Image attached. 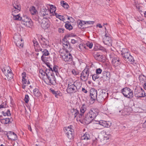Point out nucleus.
I'll return each mask as SVG.
<instances>
[{
	"label": "nucleus",
	"mask_w": 146,
	"mask_h": 146,
	"mask_svg": "<svg viewBox=\"0 0 146 146\" xmlns=\"http://www.w3.org/2000/svg\"><path fill=\"white\" fill-rule=\"evenodd\" d=\"M99 111L98 109H93L86 115L84 119V123L86 124L90 123L98 115Z\"/></svg>",
	"instance_id": "f257e3e1"
},
{
	"label": "nucleus",
	"mask_w": 146,
	"mask_h": 146,
	"mask_svg": "<svg viewBox=\"0 0 146 146\" xmlns=\"http://www.w3.org/2000/svg\"><path fill=\"white\" fill-rule=\"evenodd\" d=\"M13 8L12 9V14L13 16V19L15 20H22V17H20L19 14L16 15L15 13L19 12L20 10L21 7L19 3L17 1L13 2Z\"/></svg>",
	"instance_id": "f03ea898"
},
{
	"label": "nucleus",
	"mask_w": 146,
	"mask_h": 146,
	"mask_svg": "<svg viewBox=\"0 0 146 146\" xmlns=\"http://www.w3.org/2000/svg\"><path fill=\"white\" fill-rule=\"evenodd\" d=\"M46 76L44 80L54 85L56 83V79L54 74L52 73V71L50 72L48 70L46 72Z\"/></svg>",
	"instance_id": "7ed1b4c3"
},
{
	"label": "nucleus",
	"mask_w": 146,
	"mask_h": 146,
	"mask_svg": "<svg viewBox=\"0 0 146 146\" xmlns=\"http://www.w3.org/2000/svg\"><path fill=\"white\" fill-rule=\"evenodd\" d=\"M121 92L124 96L127 98L131 99L133 97V93L129 88L125 87L121 90Z\"/></svg>",
	"instance_id": "20e7f679"
},
{
	"label": "nucleus",
	"mask_w": 146,
	"mask_h": 146,
	"mask_svg": "<svg viewBox=\"0 0 146 146\" xmlns=\"http://www.w3.org/2000/svg\"><path fill=\"white\" fill-rule=\"evenodd\" d=\"M72 126L70 125L68 127H65L64 128V131L67 137L69 139L73 138L74 130L72 128Z\"/></svg>",
	"instance_id": "39448f33"
},
{
	"label": "nucleus",
	"mask_w": 146,
	"mask_h": 146,
	"mask_svg": "<svg viewBox=\"0 0 146 146\" xmlns=\"http://www.w3.org/2000/svg\"><path fill=\"white\" fill-rule=\"evenodd\" d=\"M36 51L39 52L40 51L43 53V55L41 57V60L44 62L46 61L45 57L44 56H47L49 54L48 51L46 49L42 48L40 47L36 48Z\"/></svg>",
	"instance_id": "423d86ee"
},
{
	"label": "nucleus",
	"mask_w": 146,
	"mask_h": 146,
	"mask_svg": "<svg viewBox=\"0 0 146 146\" xmlns=\"http://www.w3.org/2000/svg\"><path fill=\"white\" fill-rule=\"evenodd\" d=\"M50 10H49L48 8L47 7H43L41 9L40 14L41 16H44L46 17H49V16H50Z\"/></svg>",
	"instance_id": "0eeeda50"
},
{
	"label": "nucleus",
	"mask_w": 146,
	"mask_h": 146,
	"mask_svg": "<svg viewBox=\"0 0 146 146\" xmlns=\"http://www.w3.org/2000/svg\"><path fill=\"white\" fill-rule=\"evenodd\" d=\"M108 93L104 90H100L98 97L97 101H102L104 100L107 96Z\"/></svg>",
	"instance_id": "6e6552de"
},
{
	"label": "nucleus",
	"mask_w": 146,
	"mask_h": 146,
	"mask_svg": "<svg viewBox=\"0 0 146 146\" xmlns=\"http://www.w3.org/2000/svg\"><path fill=\"white\" fill-rule=\"evenodd\" d=\"M134 94L135 96L137 98L143 97L146 96L145 92L141 88H135L134 91Z\"/></svg>",
	"instance_id": "1a4fd4ad"
},
{
	"label": "nucleus",
	"mask_w": 146,
	"mask_h": 146,
	"mask_svg": "<svg viewBox=\"0 0 146 146\" xmlns=\"http://www.w3.org/2000/svg\"><path fill=\"white\" fill-rule=\"evenodd\" d=\"M103 42L104 44L108 46H111L112 43L111 38L109 34L106 33L103 38Z\"/></svg>",
	"instance_id": "9d476101"
},
{
	"label": "nucleus",
	"mask_w": 146,
	"mask_h": 146,
	"mask_svg": "<svg viewBox=\"0 0 146 146\" xmlns=\"http://www.w3.org/2000/svg\"><path fill=\"white\" fill-rule=\"evenodd\" d=\"M89 74V70L87 69H84L81 74V79L84 81H86L88 79Z\"/></svg>",
	"instance_id": "9b49d317"
},
{
	"label": "nucleus",
	"mask_w": 146,
	"mask_h": 146,
	"mask_svg": "<svg viewBox=\"0 0 146 146\" xmlns=\"http://www.w3.org/2000/svg\"><path fill=\"white\" fill-rule=\"evenodd\" d=\"M77 90L76 87L74 84L69 83L68 86L66 89L68 93H73L76 92Z\"/></svg>",
	"instance_id": "f8f14e48"
},
{
	"label": "nucleus",
	"mask_w": 146,
	"mask_h": 146,
	"mask_svg": "<svg viewBox=\"0 0 146 146\" xmlns=\"http://www.w3.org/2000/svg\"><path fill=\"white\" fill-rule=\"evenodd\" d=\"M74 111L75 113L74 115V118L78 115V116L77 117V119L82 123H85L83 114L81 113V114H79V111L76 110H74Z\"/></svg>",
	"instance_id": "ddd939ff"
},
{
	"label": "nucleus",
	"mask_w": 146,
	"mask_h": 146,
	"mask_svg": "<svg viewBox=\"0 0 146 146\" xmlns=\"http://www.w3.org/2000/svg\"><path fill=\"white\" fill-rule=\"evenodd\" d=\"M50 22L46 18H44L41 21V26L44 29H47L50 26Z\"/></svg>",
	"instance_id": "4468645a"
},
{
	"label": "nucleus",
	"mask_w": 146,
	"mask_h": 146,
	"mask_svg": "<svg viewBox=\"0 0 146 146\" xmlns=\"http://www.w3.org/2000/svg\"><path fill=\"white\" fill-rule=\"evenodd\" d=\"M93 55L94 58L97 60L99 61L104 62V57L101 53L95 51L93 53Z\"/></svg>",
	"instance_id": "2eb2a0df"
},
{
	"label": "nucleus",
	"mask_w": 146,
	"mask_h": 146,
	"mask_svg": "<svg viewBox=\"0 0 146 146\" xmlns=\"http://www.w3.org/2000/svg\"><path fill=\"white\" fill-rule=\"evenodd\" d=\"M70 35H66L65 36L64 38L63 39L62 45L64 48L68 50L69 48H70L69 45V43L68 41L67 40L69 39L68 38Z\"/></svg>",
	"instance_id": "dca6fc26"
},
{
	"label": "nucleus",
	"mask_w": 146,
	"mask_h": 146,
	"mask_svg": "<svg viewBox=\"0 0 146 146\" xmlns=\"http://www.w3.org/2000/svg\"><path fill=\"white\" fill-rule=\"evenodd\" d=\"M90 93L91 100L92 101H95L96 100H97V90L94 89H92L90 90Z\"/></svg>",
	"instance_id": "f3484780"
},
{
	"label": "nucleus",
	"mask_w": 146,
	"mask_h": 146,
	"mask_svg": "<svg viewBox=\"0 0 146 146\" xmlns=\"http://www.w3.org/2000/svg\"><path fill=\"white\" fill-rule=\"evenodd\" d=\"M39 41L42 47L43 48H46L49 45L48 41L44 38L41 37L39 39Z\"/></svg>",
	"instance_id": "a211bd4d"
},
{
	"label": "nucleus",
	"mask_w": 146,
	"mask_h": 146,
	"mask_svg": "<svg viewBox=\"0 0 146 146\" xmlns=\"http://www.w3.org/2000/svg\"><path fill=\"white\" fill-rule=\"evenodd\" d=\"M62 58L63 60L66 62H70L72 60V56L69 52L63 56Z\"/></svg>",
	"instance_id": "6ab92c4d"
},
{
	"label": "nucleus",
	"mask_w": 146,
	"mask_h": 146,
	"mask_svg": "<svg viewBox=\"0 0 146 146\" xmlns=\"http://www.w3.org/2000/svg\"><path fill=\"white\" fill-rule=\"evenodd\" d=\"M96 123L97 124H99L102 127H110L111 124L110 122H108L105 121H97V123Z\"/></svg>",
	"instance_id": "aec40b11"
},
{
	"label": "nucleus",
	"mask_w": 146,
	"mask_h": 146,
	"mask_svg": "<svg viewBox=\"0 0 146 146\" xmlns=\"http://www.w3.org/2000/svg\"><path fill=\"white\" fill-rule=\"evenodd\" d=\"M7 135L9 139L14 141L16 140L17 139V135L13 132L9 131Z\"/></svg>",
	"instance_id": "412c9836"
},
{
	"label": "nucleus",
	"mask_w": 146,
	"mask_h": 146,
	"mask_svg": "<svg viewBox=\"0 0 146 146\" xmlns=\"http://www.w3.org/2000/svg\"><path fill=\"white\" fill-rule=\"evenodd\" d=\"M112 63L113 65L115 67L119 66L121 63L119 58L117 56H115L113 58Z\"/></svg>",
	"instance_id": "4be33fe9"
},
{
	"label": "nucleus",
	"mask_w": 146,
	"mask_h": 146,
	"mask_svg": "<svg viewBox=\"0 0 146 146\" xmlns=\"http://www.w3.org/2000/svg\"><path fill=\"white\" fill-rule=\"evenodd\" d=\"M50 16L55 15L57 18H58V16L59 15H58L57 13H56L55 12L56 11V8L55 7H54L53 5H51L50 7Z\"/></svg>",
	"instance_id": "5701e85b"
},
{
	"label": "nucleus",
	"mask_w": 146,
	"mask_h": 146,
	"mask_svg": "<svg viewBox=\"0 0 146 146\" xmlns=\"http://www.w3.org/2000/svg\"><path fill=\"white\" fill-rule=\"evenodd\" d=\"M103 74L102 77L105 80L107 81L109 80L110 76V72L104 71L103 72Z\"/></svg>",
	"instance_id": "b1692460"
},
{
	"label": "nucleus",
	"mask_w": 146,
	"mask_h": 146,
	"mask_svg": "<svg viewBox=\"0 0 146 146\" xmlns=\"http://www.w3.org/2000/svg\"><path fill=\"white\" fill-rule=\"evenodd\" d=\"M31 20V19L29 18L27 16H24L22 17L21 23L22 24H23Z\"/></svg>",
	"instance_id": "393cba45"
},
{
	"label": "nucleus",
	"mask_w": 146,
	"mask_h": 146,
	"mask_svg": "<svg viewBox=\"0 0 146 146\" xmlns=\"http://www.w3.org/2000/svg\"><path fill=\"white\" fill-rule=\"evenodd\" d=\"M59 53L61 57H62L65 54L68 52V50L62 48L60 49L59 50Z\"/></svg>",
	"instance_id": "a878e982"
},
{
	"label": "nucleus",
	"mask_w": 146,
	"mask_h": 146,
	"mask_svg": "<svg viewBox=\"0 0 146 146\" xmlns=\"http://www.w3.org/2000/svg\"><path fill=\"white\" fill-rule=\"evenodd\" d=\"M81 139L82 140H88L90 139V137L88 133H86L81 137Z\"/></svg>",
	"instance_id": "bb28decb"
},
{
	"label": "nucleus",
	"mask_w": 146,
	"mask_h": 146,
	"mask_svg": "<svg viewBox=\"0 0 146 146\" xmlns=\"http://www.w3.org/2000/svg\"><path fill=\"white\" fill-rule=\"evenodd\" d=\"M79 50L82 52H84L87 49L86 45L82 44H79Z\"/></svg>",
	"instance_id": "cd10ccee"
},
{
	"label": "nucleus",
	"mask_w": 146,
	"mask_h": 146,
	"mask_svg": "<svg viewBox=\"0 0 146 146\" xmlns=\"http://www.w3.org/2000/svg\"><path fill=\"white\" fill-rule=\"evenodd\" d=\"M13 38L14 39L15 42L21 40V39H22L21 35L18 33L14 35Z\"/></svg>",
	"instance_id": "c85d7f7f"
},
{
	"label": "nucleus",
	"mask_w": 146,
	"mask_h": 146,
	"mask_svg": "<svg viewBox=\"0 0 146 146\" xmlns=\"http://www.w3.org/2000/svg\"><path fill=\"white\" fill-rule=\"evenodd\" d=\"M15 43L17 46L19 48H21L23 47V44L22 39H21V40L15 42Z\"/></svg>",
	"instance_id": "c756f323"
},
{
	"label": "nucleus",
	"mask_w": 146,
	"mask_h": 146,
	"mask_svg": "<svg viewBox=\"0 0 146 146\" xmlns=\"http://www.w3.org/2000/svg\"><path fill=\"white\" fill-rule=\"evenodd\" d=\"M29 11L32 15H35L36 14L37 11L35 7L32 6L30 7Z\"/></svg>",
	"instance_id": "7c9ffc66"
},
{
	"label": "nucleus",
	"mask_w": 146,
	"mask_h": 146,
	"mask_svg": "<svg viewBox=\"0 0 146 146\" xmlns=\"http://www.w3.org/2000/svg\"><path fill=\"white\" fill-rule=\"evenodd\" d=\"M34 95L36 97H39L41 95V94L37 88H35L33 90Z\"/></svg>",
	"instance_id": "2f4dec72"
},
{
	"label": "nucleus",
	"mask_w": 146,
	"mask_h": 146,
	"mask_svg": "<svg viewBox=\"0 0 146 146\" xmlns=\"http://www.w3.org/2000/svg\"><path fill=\"white\" fill-rule=\"evenodd\" d=\"M22 83H26L27 82V81L26 74V73L24 72L22 74Z\"/></svg>",
	"instance_id": "473e14b6"
},
{
	"label": "nucleus",
	"mask_w": 146,
	"mask_h": 146,
	"mask_svg": "<svg viewBox=\"0 0 146 146\" xmlns=\"http://www.w3.org/2000/svg\"><path fill=\"white\" fill-rule=\"evenodd\" d=\"M77 24L78 27L80 28H81L83 25L85 24V21L79 20L77 22Z\"/></svg>",
	"instance_id": "72a5a7b5"
},
{
	"label": "nucleus",
	"mask_w": 146,
	"mask_h": 146,
	"mask_svg": "<svg viewBox=\"0 0 146 146\" xmlns=\"http://www.w3.org/2000/svg\"><path fill=\"white\" fill-rule=\"evenodd\" d=\"M139 79L140 81L142 83L145 82L146 80V77L144 75L140 76L139 77Z\"/></svg>",
	"instance_id": "f704fd0d"
},
{
	"label": "nucleus",
	"mask_w": 146,
	"mask_h": 146,
	"mask_svg": "<svg viewBox=\"0 0 146 146\" xmlns=\"http://www.w3.org/2000/svg\"><path fill=\"white\" fill-rule=\"evenodd\" d=\"M65 27L67 29L69 30H72L73 29V27L72 26L69 22L66 23L65 25Z\"/></svg>",
	"instance_id": "c9c22d12"
},
{
	"label": "nucleus",
	"mask_w": 146,
	"mask_h": 146,
	"mask_svg": "<svg viewBox=\"0 0 146 146\" xmlns=\"http://www.w3.org/2000/svg\"><path fill=\"white\" fill-rule=\"evenodd\" d=\"M60 3L61 5L65 9H67L69 7V5L68 4L65 2L64 1H61Z\"/></svg>",
	"instance_id": "e433bc0d"
},
{
	"label": "nucleus",
	"mask_w": 146,
	"mask_h": 146,
	"mask_svg": "<svg viewBox=\"0 0 146 146\" xmlns=\"http://www.w3.org/2000/svg\"><path fill=\"white\" fill-rule=\"evenodd\" d=\"M86 106L84 104L80 108V111L81 113L83 114L86 110Z\"/></svg>",
	"instance_id": "4c0bfd02"
},
{
	"label": "nucleus",
	"mask_w": 146,
	"mask_h": 146,
	"mask_svg": "<svg viewBox=\"0 0 146 146\" xmlns=\"http://www.w3.org/2000/svg\"><path fill=\"white\" fill-rule=\"evenodd\" d=\"M32 23V21L31 20L30 21H29L27 22L24 23L23 24L26 26L27 27H30L31 26Z\"/></svg>",
	"instance_id": "58836bf2"
},
{
	"label": "nucleus",
	"mask_w": 146,
	"mask_h": 146,
	"mask_svg": "<svg viewBox=\"0 0 146 146\" xmlns=\"http://www.w3.org/2000/svg\"><path fill=\"white\" fill-rule=\"evenodd\" d=\"M40 73L43 76V78L44 79L46 76V70L45 72L43 71L42 70H40Z\"/></svg>",
	"instance_id": "ea45409f"
},
{
	"label": "nucleus",
	"mask_w": 146,
	"mask_h": 146,
	"mask_svg": "<svg viewBox=\"0 0 146 146\" xmlns=\"http://www.w3.org/2000/svg\"><path fill=\"white\" fill-rule=\"evenodd\" d=\"M50 90L51 91V92L55 95L56 98H58V93L57 92H56L53 89H50Z\"/></svg>",
	"instance_id": "a19ab883"
},
{
	"label": "nucleus",
	"mask_w": 146,
	"mask_h": 146,
	"mask_svg": "<svg viewBox=\"0 0 146 146\" xmlns=\"http://www.w3.org/2000/svg\"><path fill=\"white\" fill-rule=\"evenodd\" d=\"M126 60H127L130 62H134V58L133 57L130 55L128 57H127V59H126Z\"/></svg>",
	"instance_id": "79ce46f5"
},
{
	"label": "nucleus",
	"mask_w": 146,
	"mask_h": 146,
	"mask_svg": "<svg viewBox=\"0 0 146 146\" xmlns=\"http://www.w3.org/2000/svg\"><path fill=\"white\" fill-rule=\"evenodd\" d=\"M129 50L126 48H123L121 50V54L122 55L129 52Z\"/></svg>",
	"instance_id": "37998d69"
},
{
	"label": "nucleus",
	"mask_w": 146,
	"mask_h": 146,
	"mask_svg": "<svg viewBox=\"0 0 146 146\" xmlns=\"http://www.w3.org/2000/svg\"><path fill=\"white\" fill-rule=\"evenodd\" d=\"M5 75L7 77V78L9 79L12 78L13 77V74L11 72L8 73L7 74Z\"/></svg>",
	"instance_id": "c03bdc74"
},
{
	"label": "nucleus",
	"mask_w": 146,
	"mask_h": 146,
	"mask_svg": "<svg viewBox=\"0 0 146 146\" xmlns=\"http://www.w3.org/2000/svg\"><path fill=\"white\" fill-rule=\"evenodd\" d=\"M98 75V74H94L92 75V78L93 80H94L95 81L96 79H98L99 78V76Z\"/></svg>",
	"instance_id": "a18cd8bd"
},
{
	"label": "nucleus",
	"mask_w": 146,
	"mask_h": 146,
	"mask_svg": "<svg viewBox=\"0 0 146 146\" xmlns=\"http://www.w3.org/2000/svg\"><path fill=\"white\" fill-rule=\"evenodd\" d=\"M33 42L34 43V46L35 47V49L36 48H39V47H38V42L36 41L35 40H33Z\"/></svg>",
	"instance_id": "49530a36"
},
{
	"label": "nucleus",
	"mask_w": 146,
	"mask_h": 146,
	"mask_svg": "<svg viewBox=\"0 0 146 146\" xmlns=\"http://www.w3.org/2000/svg\"><path fill=\"white\" fill-rule=\"evenodd\" d=\"M111 137V135L110 134H105L104 135V140H107L108 139Z\"/></svg>",
	"instance_id": "de8ad7c7"
},
{
	"label": "nucleus",
	"mask_w": 146,
	"mask_h": 146,
	"mask_svg": "<svg viewBox=\"0 0 146 146\" xmlns=\"http://www.w3.org/2000/svg\"><path fill=\"white\" fill-rule=\"evenodd\" d=\"M24 100L26 103H28L29 100V97L28 95H25Z\"/></svg>",
	"instance_id": "09e8293b"
},
{
	"label": "nucleus",
	"mask_w": 146,
	"mask_h": 146,
	"mask_svg": "<svg viewBox=\"0 0 146 146\" xmlns=\"http://www.w3.org/2000/svg\"><path fill=\"white\" fill-rule=\"evenodd\" d=\"M93 44L92 42H88L86 44V46L89 48H91L93 46Z\"/></svg>",
	"instance_id": "8fccbe9b"
},
{
	"label": "nucleus",
	"mask_w": 146,
	"mask_h": 146,
	"mask_svg": "<svg viewBox=\"0 0 146 146\" xmlns=\"http://www.w3.org/2000/svg\"><path fill=\"white\" fill-rule=\"evenodd\" d=\"M6 102L5 101L3 102L1 105H0V109L6 107Z\"/></svg>",
	"instance_id": "3c124183"
},
{
	"label": "nucleus",
	"mask_w": 146,
	"mask_h": 146,
	"mask_svg": "<svg viewBox=\"0 0 146 146\" xmlns=\"http://www.w3.org/2000/svg\"><path fill=\"white\" fill-rule=\"evenodd\" d=\"M85 24H88V25H93L94 23V21H85Z\"/></svg>",
	"instance_id": "603ef678"
},
{
	"label": "nucleus",
	"mask_w": 146,
	"mask_h": 146,
	"mask_svg": "<svg viewBox=\"0 0 146 146\" xmlns=\"http://www.w3.org/2000/svg\"><path fill=\"white\" fill-rule=\"evenodd\" d=\"M57 67H58L57 66H54L53 68V72L54 71L56 74L57 73H58Z\"/></svg>",
	"instance_id": "864d4df0"
},
{
	"label": "nucleus",
	"mask_w": 146,
	"mask_h": 146,
	"mask_svg": "<svg viewBox=\"0 0 146 146\" xmlns=\"http://www.w3.org/2000/svg\"><path fill=\"white\" fill-rule=\"evenodd\" d=\"M130 54L129 52L126 53L125 54H123V55H122L123 56V57L125 58L126 59H127V57H128Z\"/></svg>",
	"instance_id": "5fc2aeb1"
},
{
	"label": "nucleus",
	"mask_w": 146,
	"mask_h": 146,
	"mask_svg": "<svg viewBox=\"0 0 146 146\" xmlns=\"http://www.w3.org/2000/svg\"><path fill=\"white\" fill-rule=\"evenodd\" d=\"M102 71V70L100 68L97 69L96 70V74H100Z\"/></svg>",
	"instance_id": "6e6d98bb"
},
{
	"label": "nucleus",
	"mask_w": 146,
	"mask_h": 146,
	"mask_svg": "<svg viewBox=\"0 0 146 146\" xmlns=\"http://www.w3.org/2000/svg\"><path fill=\"white\" fill-rule=\"evenodd\" d=\"M97 142V141L96 139L95 140H93L92 144V146H96V145Z\"/></svg>",
	"instance_id": "4d7b16f0"
},
{
	"label": "nucleus",
	"mask_w": 146,
	"mask_h": 146,
	"mask_svg": "<svg viewBox=\"0 0 146 146\" xmlns=\"http://www.w3.org/2000/svg\"><path fill=\"white\" fill-rule=\"evenodd\" d=\"M48 67L49 68V69H46V72H47V71L48 70L50 72L51 71H52V73H53V68H52L51 67L50 65L48 66Z\"/></svg>",
	"instance_id": "13d9d810"
},
{
	"label": "nucleus",
	"mask_w": 146,
	"mask_h": 146,
	"mask_svg": "<svg viewBox=\"0 0 146 146\" xmlns=\"http://www.w3.org/2000/svg\"><path fill=\"white\" fill-rule=\"evenodd\" d=\"M78 42L77 40H75V39H71V42L73 44H75V43Z\"/></svg>",
	"instance_id": "bf43d9fd"
},
{
	"label": "nucleus",
	"mask_w": 146,
	"mask_h": 146,
	"mask_svg": "<svg viewBox=\"0 0 146 146\" xmlns=\"http://www.w3.org/2000/svg\"><path fill=\"white\" fill-rule=\"evenodd\" d=\"M58 17L57 18L59 19L60 20L64 21V19L63 18V17L61 15H59V16H58Z\"/></svg>",
	"instance_id": "052dcab7"
},
{
	"label": "nucleus",
	"mask_w": 146,
	"mask_h": 146,
	"mask_svg": "<svg viewBox=\"0 0 146 146\" xmlns=\"http://www.w3.org/2000/svg\"><path fill=\"white\" fill-rule=\"evenodd\" d=\"M4 120H5V124L8 123L10 121V119L9 118H6Z\"/></svg>",
	"instance_id": "680f3d73"
},
{
	"label": "nucleus",
	"mask_w": 146,
	"mask_h": 146,
	"mask_svg": "<svg viewBox=\"0 0 146 146\" xmlns=\"http://www.w3.org/2000/svg\"><path fill=\"white\" fill-rule=\"evenodd\" d=\"M64 29L63 28H59L58 31L59 33H63L64 32Z\"/></svg>",
	"instance_id": "e2e57ef3"
},
{
	"label": "nucleus",
	"mask_w": 146,
	"mask_h": 146,
	"mask_svg": "<svg viewBox=\"0 0 146 146\" xmlns=\"http://www.w3.org/2000/svg\"><path fill=\"white\" fill-rule=\"evenodd\" d=\"M72 73L75 75H77L78 74V73L74 70H72Z\"/></svg>",
	"instance_id": "0e129e2a"
},
{
	"label": "nucleus",
	"mask_w": 146,
	"mask_h": 146,
	"mask_svg": "<svg viewBox=\"0 0 146 146\" xmlns=\"http://www.w3.org/2000/svg\"><path fill=\"white\" fill-rule=\"evenodd\" d=\"M9 68L8 67L6 68V70H7L6 72L7 73V74L11 72V70L10 69L9 70Z\"/></svg>",
	"instance_id": "69168bd1"
},
{
	"label": "nucleus",
	"mask_w": 146,
	"mask_h": 146,
	"mask_svg": "<svg viewBox=\"0 0 146 146\" xmlns=\"http://www.w3.org/2000/svg\"><path fill=\"white\" fill-rule=\"evenodd\" d=\"M23 85H22V88L23 89H25V87L27 86V83H22Z\"/></svg>",
	"instance_id": "338daca9"
},
{
	"label": "nucleus",
	"mask_w": 146,
	"mask_h": 146,
	"mask_svg": "<svg viewBox=\"0 0 146 146\" xmlns=\"http://www.w3.org/2000/svg\"><path fill=\"white\" fill-rule=\"evenodd\" d=\"M143 128H146V120L143 123Z\"/></svg>",
	"instance_id": "774afa93"
}]
</instances>
